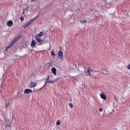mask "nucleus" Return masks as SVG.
Here are the masks:
<instances>
[{
  "label": "nucleus",
  "instance_id": "obj_1",
  "mask_svg": "<svg viewBox=\"0 0 130 130\" xmlns=\"http://www.w3.org/2000/svg\"><path fill=\"white\" fill-rule=\"evenodd\" d=\"M58 57L60 59L62 58L63 56V53L61 51H59L58 52Z\"/></svg>",
  "mask_w": 130,
  "mask_h": 130
},
{
  "label": "nucleus",
  "instance_id": "obj_2",
  "mask_svg": "<svg viewBox=\"0 0 130 130\" xmlns=\"http://www.w3.org/2000/svg\"><path fill=\"white\" fill-rule=\"evenodd\" d=\"M32 90H31L30 89H25L24 91V93H31L32 92Z\"/></svg>",
  "mask_w": 130,
  "mask_h": 130
},
{
  "label": "nucleus",
  "instance_id": "obj_3",
  "mask_svg": "<svg viewBox=\"0 0 130 130\" xmlns=\"http://www.w3.org/2000/svg\"><path fill=\"white\" fill-rule=\"evenodd\" d=\"M36 38L37 41L39 42H40L43 41L42 39L40 37H39L38 36H36Z\"/></svg>",
  "mask_w": 130,
  "mask_h": 130
},
{
  "label": "nucleus",
  "instance_id": "obj_4",
  "mask_svg": "<svg viewBox=\"0 0 130 130\" xmlns=\"http://www.w3.org/2000/svg\"><path fill=\"white\" fill-rule=\"evenodd\" d=\"M35 41L34 40H32L31 42V46L32 48H34L35 47Z\"/></svg>",
  "mask_w": 130,
  "mask_h": 130
},
{
  "label": "nucleus",
  "instance_id": "obj_5",
  "mask_svg": "<svg viewBox=\"0 0 130 130\" xmlns=\"http://www.w3.org/2000/svg\"><path fill=\"white\" fill-rule=\"evenodd\" d=\"M100 96L101 98L104 99V100H106V96L103 93H101L100 95Z\"/></svg>",
  "mask_w": 130,
  "mask_h": 130
},
{
  "label": "nucleus",
  "instance_id": "obj_6",
  "mask_svg": "<svg viewBox=\"0 0 130 130\" xmlns=\"http://www.w3.org/2000/svg\"><path fill=\"white\" fill-rule=\"evenodd\" d=\"M51 71L53 74L56 75V69L55 68H53L51 69Z\"/></svg>",
  "mask_w": 130,
  "mask_h": 130
},
{
  "label": "nucleus",
  "instance_id": "obj_7",
  "mask_svg": "<svg viewBox=\"0 0 130 130\" xmlns=\"http://www.w3.org/2000/svg\"><path fill=\"white\" fill-rule=\"evenodd\" d=\"M13 22L12 21L10 20L7 23V25L8 26L10 27L13 25Z\"/></svg>",
  "mask_w": 130,
  "mask_h": 130
},
{
  "label": "nucleus",
  "instance_id": "obj_8",
  "mask_svg": "<svg viewBox=\"0 0 130 130\" xmlns=\"http://www.w3.org/2000/svg\"><path fill=\"white\" fill-rule=\"evenodd\" d=\"M36 86V84L34 83L33 82H31L30 84V87L31 88L34 87Z\"/></svg>",
  "mask_w": 130,
  "mask_h": 130
},
{
  "label": "nucleus",
  "instance_id": "obj_9",
  "mask_svg": "<svg viewBox=\"0 0 130 130\" xmlns=\"http://www.w3.org/2000/svg\"><path fill=\"white\" fill-rule=\"evenodd\" d=\"M87 73L90 76H91V74H90L91 70L90 68L88 67L87 68Z\"/></svg>",
  "mask_w": 130,
  "mask_h": 130
},
{
  "label": "nucleus",
  "instance_id": "obj_10",
  "mask_svg": "<svg viewBox=\"0 0 130 130\" xmlns=\"http://www.w3.org/2000/svg\"><path fill=\"white\" fill-rule=\"evenodd\" d=\"M18 39L17 38H14L11 42V43H13L14 44V43L16 42Z\"/></svg>",
  "mask_w": 130,
  "mask_h": 130
},
{
  "label": "nucleus",
  "instance_id": "obj_11",
  "mask_svg": "<svg viewBox=\"0 0 130 130\" xmlns=\"http://www.w3.org/2000/svg\"><path fill=\"white\" fill-rule=\"evenodd\" d=\"M13 43H11V42L10 44L6 48L5 50L6 51H7L8 48L11 47V46L13 45Z\"/></svg>",
  "mask_w": 130,
  "mask_h": 130
},
{
  "label": "nucleus",
  "instance_id": "obj_12",
  "mask_svg": "<svg viewBox=\"0 0 130 130\" xmlns=\"http://www.w3.org/2000/svg\"><path fill=\"white\" fill-rule=\"evenodd\" d=\"M35 19H32L31 20H30L29 22L27 23L29 25H31L32 23L33 22L34 20Z\"/></svg>",
  "mask_w": 130,
  "mask_h": 130
},
{
  "label": "nucleus",
  "instance_id": "obj_13",
  "mask_svg": "<svg viewBox=\"0 0 130 130\" xmlns=\"http://www.w3.org/2000/svg\"><path fill=\"white\" fill-rule=\"evenodd\" d=\"M43 32L42 31L40 32L36 36H38V37L39 36L41 37V36L43 34Z\"/></svg>",
  "mask_w": 130,
  "mask_h": 130
},
{
  "label": "nucleus",
  "instance_id": "obj_14",
  "mask_svg": "<svg viewBox=\"0 0 130 130\" xmlns=\"http://www.w3.org/2000/svg\"><path fill=\"white\" fill-rule=\"evenodd\" d=\"M9 103H6L5 104V106L6 108H7L8 106H9Z\"/></svg>",
  "mask_w": 130,
  "mask_h": 130
},
{
  "label": "nucleus",
  "instance_id": "obj_15",
  "mask_svg": "<svg viewBox=\"0 0 130 130\" xmlns=\"http://www.w3.org/2000/svg\"><path fill=\"white\" fill-rule=\"evenodd\" d=\"M29 26V25L27 23H26V24H25V25H24V28H25L27 27L28 26Z\"/></svg>",
  "mask_w": 130,
  "mask_h": 130
},
{
  "label": "nucleus",
  "instance_id": "obj_16",
  "mask_svg": "<svg viewBox=\"0 0 130 130\" xmlns=\"http://www.w3.org/2000/svg\"><path fill=\"white\" fill-rule=\"evenodd\" d=\"M80 22L82 23H86L87 22V21L86 20H84V21H80Z\"/></svg>",
  "mask_w": 130,
  "mask_h": 130
},
{
  "label": "nucleus",
  "instance_id": "obj_17",
  "mask_svg": "<svg viewBox=\"0 0 130 130\" xmlns=\"http://www.w3.org/2000/svg\"><path fill=\"white\" fill-rule=\"evenodd\" d=\"M51 55L53 57H54L55 56V54L54 53V52L53 51H52L51 52Z\"/></svg>",
  "mask_w": 130,
  "mask_h": 130
},
{
  "label": "nucleus",
  "instance_id": "obj_18",
  "mask_svg": "<svg viewBox=\"0 0 130 130\" xmlns=\"http://www.w3.org/2000/svg\"><path fill=\"white\" fill-rule=\"evenodd\" d=\"M48 83H50L51 84H52V83H53L54 82V81H52L51 80H47Z\"/></svg>",
  "mask_w": 130,
  "mask_h": 130
},
{
  "label": "nucleus",
  "instance_id": "obj_19",
  "mask_svg": "<svg viewBox=\"0 0 130 130\" xmlns=\"http://www.w3.org/2000/svg\"><path fill=\"white\" fill-rule=\"evenodd\" d=\"M69 106L71 108H72L73 107V105L71 103H69Z\"/></svg>",
  "mask_w": 130,
  "mask_h": 130
},
{
  "label": "nucleus",
  "instance_id": "obj_20",
  "mask_svg": "<svg viewBox=\"0 0 130 130\" xmlns=\"http://www.w3.org/2000/svg\"><path fill=\"white\" fill-rule=\"evenodd\" d=\"M60 121L59 120H58L56 123V125H59L60 124Z\"/></svg>",
  "mask_w": 130,
  "mask_h": 130
},
{
  "label": "nucleus",
  "instance_id": "obj_21",
  "mask_svg": "<svg viewBox=\"0 0 130 130\" xmlns=\"http://www.w3.org/2000/svg\"><path fill=\"white\" fill-rule=\"evenodd\" d=\"M94 72H96V73H98V74H101V72H100L99 71H94Z\"/></svg>",
  "mask_w": 130,
  "mask_h": 130
},
{
  "label": "nucleus",
  "instance_id": "obj_22",
  "mask_svg": "<svg viewBox=\"0 0 130 130\" xmlns=\"http://www.w3.org/2000/svg\"><path fill=\"white\" fill-rule=\"evenodd\" d=\"M20 19L22 22L24 20V18L23 17H21L20 18Z\"/></svg>",
  "mask_w": 130,
  "mask_h": 130
},
{
  "label": "nucleus",
  "instance_id": "obj_23",
  "mask_svg": "<svg viewBox=\"0 0 130 130\" xmlns=\"http://www.w3.org/2000/svg\"><path fill=\"white\" fill-rule=\"evenodd\" d=\"M127 68L128 69H130V63L128 64Z\"/></svg>",
  "mask_w": 130,
  "mask_h": 130
},
{
  "label": "nucleus",
  "instance_id": "obj_24",
  "mask_svg": "<svg viewBox=\"0 0 130 130\" xmlns=\"http://www.w3.org/2000/svg\"><path fill=\"white\" fill-rule=\"evenodd\" d=\"M99 110L100 111H102L103 110L102 108H99Z\"/></svg>",
  "mask_w": 130,
  "mask_h": 130
},
{
  "label": "nucleus",
  "instance_id": "obj_25",
  "mask_svg": "<svg viewBox=\"0 0 130 130\" xmlns=\"http://www.w3.org/2000/svg\"><path fill=\"white\" fill-rule=\"evenodd\" d=\"M49 79V76H48L47 77V78L46 79V80H48Z\"/></svg>",
  "mask_w": 130,
  "mask_h": 130
},
{
  "label": "nucleus",
  "instance_id": "obj_26",
  "mask_svg": "<svg viewBox=\"0 0 130 130\" xmlns=\"http://www.w3.org/2000/svg\"><path fill=\"white\" fill-rule=\"evenodd\" d=\"M24 11H25V9H23V11L22 12V14H24Z\"/></svg>",
  "mask_w": 130,
  "mask_h": 130
},
{
  "label": "nucleus",
  "instance_id": "obj_27",
  "mask_svg": "<svg viewBox=\"0 0 130 130\" xmlns=\"http://www.w3.org/2000/svg\"><path fill=\"white\" fill-rule=\"evenodd\" d=\"M48 83L47 82V80H46V82L45 83V85H46L47 83Z\"/></svg>",
  "mask_w": 130,
  "mask_h": 130
},
{
  "label": "nucleus",
  "instance_id": "obj_28",
  "mask_svg": "<svg viewBox=\"0 0 130 130\" xmlns=\"http://www.w3.org/2000/svg\"><path fill=\"white\" fill-rule=\"evenodd\" d=\"M102 73L105 74V75H106L107 74L106 73H103V72Z\"/></svg>",
  "mask_w": 130,
  "mask_h": 130
},
{
  "label": "nucleus",
  "instance_id": "obj_29",
  "mask_svg": "<svg viewBox=\"0 0 130 130\" xmlns=\"http://www.w3.org/2000/svg\"><path fill=\"white\" fill-rule=\"evenodd\" d=\"M44 43V42L43 43H40L39 45H41L42 44H43Z\"/></svg>",
  "mask_w": 130,
  "mask_h": 130
},
{
  "label": "nucleus",
  "instance_id": "obj_30",
  "mask_svg": "<svg viewBox=\"0 0 130 130\" xmlns=\"http://www.w3.org/2000/svg\"><path fill=\"white\" fill-rule=\"evenodd\" d=\"M46 85H45H45H44V86H43L42 88H43V87H44Z\"/></svg>",
  "mask_w": 130,
  "mask_h": 130
},
{
  "label": "nucleus",
  "instance_id": "obj_31",
  "mask_svg": "<svg viewBox=\"0 0 130 130\" xmlns=\"http://www.w3.org/2000/svg\"><path fill=\"white\" fill-rule=\"evenodd\" d=\"M31 0L32 1H35V0Z\"/></svg>",
  "mask_w": 130,
  "mask_h": 130
},
{
  "label": "nucleus",
  "instance_id": "obj_32",
  "mask_svg": "<svg viewBox=\"0 0 130 130\" xmlns=\"http://www.w3.org/2000/svg\"><path fill=\"white\" fill-rule=\"evenodd\" d=\"M91 70V71H93V70Z\"/></svg>",
  "mask_w": 130,
  "mask_h": 130
},
{
  "label": "nucleus",
  "instance_id": "obj_33",
  "mask_svg": "<svg viewBox=\"0 0 130 130\" xmlns=\"http://www.w3.org/2000/svg\"><path fill=\"white\" fill-rule=\"evenodd\" d=\"M85 72H86V70H85Z\"/></svg>",
  "mask_w": 130,
  "mask_h": 130
},
{
  "label": "nucleus",
  "instance_id": "obj_34",
  "mask_svg": "<svg viewBox=\"0 0 130 130\" xmlns=\"http://www.w3.org/2000/svg\"><path fill=\"white\" fill-rule=\"evenodd\" d=\"M116 98H117V97H115V100H116Z\"/></svg>",
  "mask_w": 130,
  "mask_h": 130
},
{
  "label": "nucleus",
  "instance_id": "obj_35",
  "mask_svg": "<svg viewBox=\"0 0 130 130\" xmlns=\"http://www.w3.org/2000/svg\"><path fill=\"white\" fill-rule=\"evenodd\" d=\"M7 126H9V125H7Z\"/></svg>",
  "mask_w": 130,
  "mask_h": 130
},
{
  "label": "nucleus",
  "instance_id": "obj_36",
  "mask_svg": "<svg viewBox=\"0 0 130 130\" xmlns=\"http://www.w3.org/2000/svg\"><path fill=\"white\" fill-rule=\"evenodd\" d=\"M25 9H27V8H26Z\"/></svg>",
  "mask_w": 130,
  "mask_h": 130
}]
</instances>
